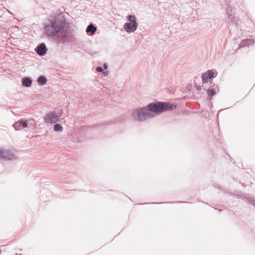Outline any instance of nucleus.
<instances>
[{
  "mask_svg": "<svg viewBox=\"0 0 255 255\" xmlns=\"http://www.w3.org/2000/svg\"><path fill=\"white\" fill-rule=\"evenodd\" d=\"M97 30V27H95L93 24H91L88 26L86 29L87 33H90L91 34H93L95 33L96 31Z\"/></svg>",
  "mask_w": 255,
  "mask_h": 255,
  "instance_id": "9b49d317",
  "label": "nucleus"
},
{
  "mask_svg": "<svg viewBox=\"0 0 255 255\" xmlns=\"http://www.w3.org/2000/svg\"><path fill=\"white\" fill-rule=\"evenodd\" d=\"M128 21L124 25V29L127 33H132L136 31L137 27L136 18L134 15H130L128 16Z\"/></svg>",
  "mask_w": 255,
  "mask_h": 255,
  "instance_id": "7ed1b4c3",
  "label": "nucleus"
},
{
  "mask_svg": "<svg viewBox=\"0 0 255 255\" xmlns=\"http://www.w3.org/2000/svg\"><path fill=\"white\" fill-rule=\"evenodd\" d=\"M30 126L28 121L21 120L17 122H15L13 125V127L16 130H20V129L24 128H29Z\"/></svg>",
  "mask_w": 255,
  "mask_h": 255,
  "instance_id": "423d86ee",
  "label": "nucleus"
},
{
  "mask_svg": "<svg viewBox=\"0 0 255 255\" xmlns=\"http://www.w3.org/2000/svg\"><path fill=\"white\" fill-rule=\"evenodd\" d=\"M103 74L104 76H106L108 75V71H105V72H103Z\"/></svg>",
  "mask_w": 255,
  "mask_h": 255,
  "instance_id": "a211bd4d",
  "label": "nucleus"
},
{
  "mask_svg": "<svg viewBox=\"0 0 255 255\" xmlns=\"http://www.w3.org/2000/svg\"><path fill=\"white\" fill-rule=\"evenodd\" d=\"M176 108L175 105L165 102H156L146 106L133 109L130 112L131 119L136 122H143L154 118L163 112Z\"/></svg>",
  "mask_w": 255,
  "mask_h": 255,
  "instance_id": "f257e3e1",
  "label": "nucleus"
},
{
  "mask_svg": "<svg viewBox=\"0 0 255 255\" xmlns=\"http://www.w3.org/2000/svg\"><path fill=\"white\" fill-rule=\"evenodd\" d=\"M5 149L0 148V159H2L3 155L4 154Z\"/></svg>",
  "mask_w": 255,
  "mask_h": 255,
  "instance_id": "2eb2a0df",
  "label": "nucleus"
},
{
  "mask_svg": "<svg viewBox=\"0 0 255 255\" xmlns=\"http://www.w3.org/2000/svg\"><path fill=\"white\" fill-rule=\"evenodd\" d=\"M254 42L251 38H247L242 40L241 43V46H247Z\"/></svg>",
  "mask_w": 255,
  "mask_h": 255,
  "instance_id": "9d476101",
  "label": "nucleus"
},
{
  "mask_svg": "<svg viewBox=\"0 0 255 255\" xmlns=\"http://www.w3.org/2000/svg\"><path fill=\"white\" fill-rule=\"evenodd\" d=\"M104 68L105 69H107L108 68V65L107 64H104Z\"/></svg>",
  "mask_w": 255,
  "mask_h": 255,
  "instance_id": "6ab92c4d",
  "label": "nucleus"
},
{
  "mask_svg": "<svg viewBox=\"0 0 255 255\" xmlns=\"http://www.w3.org/2000/svg\"><path fill=\"white\" fill-rule=\"evenodd\" d=\"M37 82L40 85H45L46 84L47 80L45 76H40L38 78Z\"/></svg>",
  "mask_w": 255,
  "mask_h": 255,
  "instance_id": "f8f14e48",
  "label": "nucleus"
},
{
  "mask_svg": "<svg viewBox=\"0 0 255 255\" xmlns=\"http://www.w3.org/2000/svg\"><path fill=\"white\" fill-rule=\"evenodd\" d=\"M46 35L53 37L59 44L71 42L73 34L68 27H65V23L59 18L55 17L50 20L44 27Z\"/></svg>",
  "mask_w": 255,
  "mask_h": 255,
  "instance_id": "f03ea898",
  "label": "nucleus"
},
{
  "mask_svg": "<svg viewBox=\"0 0 255 255\" xmlns=\"http://www.w3.org/2000/svg\"><path fill=\"white\" fill-rule=\"evenodd\" d=\"M53 129L55 131H61L63 130V127L60 124H56L53 127Z\"/></svg>",
  "mask_w": 255,
  "mask_h": 255,
  "instance_id": "ddd939ff",
  "label": "nucleus"
},
{
  "mask_svg": "<svg viewBox=\"0 0 255 255\" xmlns=\"http://www.w3.org/2000/svg\"><path fill=\"white\" fill-rule=\"evenodd\" d=\"M2 156V159L4 160H12L15 159L16 157L15 152L10 150L5 149L4 154Z\"/></svg>",
  "mask_w": 255,
  "mask_h": 255,
  "instance_id": "6e6552de",
  "label": "nucleus"
},
{
  "mask_svg": "<svg viewBox=\"0 0 255 255\" xmlns=\"http://www.w3.org/2000/svg\"><path fill=\"white\" fill-rule=\"evenodd\" d=\"M253 204L255 206V200L253 201Z\"/></svg>",
  "mask_w": 255,
  "mask_h": 255,
  "instance_id": "aec40b11",
  "label": "nucleus"
},
{
  "mask_svg": "<svg viewBox=\"0 0 255 255\" xmlns=\"http://www.w3.org/2000/svg\"><path fill=\"white\" fill-rule=\"evenodd\" d=\"M62 114L63 112L62 110L50 112L44 117V119L46 123H56L58 121V119L61 117Z\"/></svg>",
  "mask_w": 255,
  "mask_h": 255,
  "instance_id": "20e7f679",
  "label": "nucleus"
},
{
  "mask_svg": "<svg viewBox=\"0 0 255 255\" xmlns=\"http://www.w3.org/2000/svg\"><path fill=\"white\" fill-rule=\"evenodd\" d=\"M196 89L198 90V91H201L202 90V87L201 86H196Z\"/></svg>",
  "mask_w": 255,
  "mask_h": 255,
  "instance_id": "f3484780",
  "label": "nucleus"
},
{
  "mask_svg": "<svg viewBox=\"0 0 255 255\" xmlns=\"http://www.w3.org/2000/svg\"><path fill=\"white\" fill-rule=\"evenodd\" d=\"M215 72L214 70H210L203 74L202 77L203 85L211 82L212 79L216 76L217 73Z\"/></svg>",
  "mask_w": 255,
  "mask_h": 255,
  "instance_id": "39448f33",
  "label": "nucleus"
},
{
  "mask_svg": "<svg viewBox=\"0 0 255 255\" xmlns=\"http://www.w3.org/2000/svg\"><path fill=\"white\" fill-rule=\"evenodd\" d=\"M208 94L209 96L212 97L215 95V92L213 89H208Z\"/></svg>",
  "mask_w": 255,
  "mask_h": 255,
  "instance_id": "4468645a",
  "label": "nucleus"
},
{
  "mask_svg": "<svg viewBox=\"0 0 255 255\" xmlns=\"http://www.w3.org/2000/svg\"><path fill=\"white\" fill-rule=\"evenodd\" d=\"M22 84L24 87H30L32 85V80L29 77H25L22 79Z\"/></svg>",
  "mask_w": 255,
  "mask_h": 255,
  "instance_id": "1a4fd4ad",
  "label": "nucleus"
},
{
  "mask_svg": "<svg viewBox=\"0 0 255 255\" xmlns=\"http://www.w3.org/2000/svg\"><path fill=\"white\" fill-rule=\"evenodd\" d=\"M96 70L99 72H101L103 71V69L101 67H98L96 68Z\"/></svg>",
  "mask_w": 255,
  "mask_h": 255,
  "instance_id": "dca6fc26",
  "label": "nucleus"
},
{
  "mask_svg": "<svg viewBox=\"0 0 255 255\" xmlns=\"http://www.w3.org/2000/svg\"><path fill=\"white\" fill-rule=\"evenodd\" d=\"M35 50L39 56L45 55L47 51L46 45L44 43H42L39 44Z\"/></svg>",
  "mask_w": 255,
  "mask_h": 255,
  "instance_id": "0eeeda50",
  "label": "nucleus"
}]
</instances>
